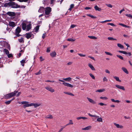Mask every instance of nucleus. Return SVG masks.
Returning <instances> with one entry per match:
<instances>
[{
	"label": "nucleus",
	"instance_id": "obj_1",
	"mask_svg": "<svg viewBox=\"0 0 132 132\" xmlns=\"http://www.w3.org/2000/svg\"><path fill=\"white\" fill-rule=\"evenodd\" d=\"M18 91L15 90L13 92H12L11 93H8L4 96V98L6 99H8L12 97L15 96L16 94L18 92Z\"/></svg>",
	"mask_w": 132,
	"mask_h": 132
},
{
	"label": "nucleus",
	"instance_id": "obj_2",
	"mask_svg": "<svg viewBox=\"0 0 132 132\" xmlns=\"http://www.w3.org/2000/svg\"><path fill=\"white\" fill-rule=\"evenodd\" d=\"M51 8L50 7L46 8L45 10V15H48L51 14L50 13L51 11Z\"/></svg>",
	"mask_w": 132,
	"mask_h": 132
},
{
	"label": "nucleus",
	"instance_id": "obj_3",
	"mask_svg": "<svg viewBox=\"0 0 132 132\" xmlns=\"http://www.w3.org/2000/svg\"><path fill=\"white\" fill-rule=\"evenodd\" d=\"M29 103L28 102L24 101L22 102L21 103L22 104H24L23 105V107L25 108L26 107L32 106L31 103L29 104H28Z\"/></svg>",
	"mask_w": 132,
	"mask_h": 132
},
{
	"label": "nucleus",
	"instance_id": "obj_4",
	"mask_svg": "<svg viewBox=\"0 0 132 132\" xmlns=\"http://www.w3.org/2000/svg\"><path fill=\"white\" fill-rule=\"evenodd\" d=\"M18 5L14 2H10V6L13 8H17L19 7Z\"/></svg>",
	"mask_w": 132,
	"mask_h": 132
},
{
	"label": "nucleus",
	"instance_id": "obj_5",
	"mask_svg": "<svg viewBox=\"0 0 132 132\" xmlns=\"http://www.w3.org/2000/svg\"><path fill=\"white\" fill-rule=\"evenodd\" d=\"M59 81H60L63 82L62 83V84H63L65 86H67L69 87H70L71 88H72L73 87V86L72 85L68 83L64 82V81L63 80L59 79Z\"/></svg>",
	"mask_w": 132,
	"mask_h": 132
},
{
	"label": "nucleus",
	"instance_id": "obj_6",
	"mask_svg": "<svg viewBox=\"0 0 132 132\" xmlns=\"http://www.w3.org/2000/svg\"><path fill=\"white\" fill-rule=\"evenodd\" d=\"M45 88L51 93H53L54 92V89L52 88L51 87L47 86L45 87Z\"/></svg>",
	"mask_w": 132,
	"mask_h": 132
},
{
	"label": "nucleus",
	"instance_id": "obj_7",
	"mask_svg": "<svg viewBox=\"0 0 132 132\" xmlns=\"http://www.w3.org/2000/svg\"><path fill=\"white\" fill-rule=\"evenodd\" d=\"M6 14L11 16H14L16 15L15 13L14 12H8Z\"/></svg>",
	"mask_w": 132,
	"mask_h": 132
},
{
	"label": "nucleus",
	"instance_id": "obj_8",
	"mask_svg": "<svg viewBox=\"0 0 132 132\" xmlns=\"http://www.w3.org/2000/svg\"><path fill=\"white\" fill-rule=\"evenodd\" d=\"M118 52H119V53H122L123 54H128V55L129 56H130L131 54L130 52H128L127 53V52L125 51H118Z\"/></svg>",
	"mask_w": 132,
	"mask_h": 132
},
{
	"label": "nucleus",
	"instance_id": "obj_9",
	"mask_svg": "<svg viewBox=\"0 0 132 132\" xmlns=\"http://www.w3.org/2000/svg\"><path fill=\"white\" fill-rule=\"evenodd\" d=\"M115 86L118 89H122L123 90H125V88L123 86H120L118 85H115Z\"/></svg>",
	"mask_w": 132,
	"mask_h": 132
},
{
	"label": "nucleus",
	"instance_id": "obj_10",
	"mask_svg": "<svg viewBox=\"0 0 132 132\" xmlns=\"http://www.w3.org/2000/svg\"><path fill=\"white\" fill-rule=\"evenodd\" d=\"M21 31V28L19 27H18L15 29V33L19 34L20 32Z\"/></svg>",
	"mask_w": 132,
	"mask_h": 132
},
{
	"label": "nucleus",
	"instance_id": "obj_11",
	"mask_svg": "<svg viewBox=\"0 0 132 132\" xmlns=\"http://www.w3.org/2000/svg\"><path fill=\"white\" fill-rule=\"evenodd\" d=\"M26 37L27 39H28L30 38L32 36V35L31 34V32L26 33Z\"/></svg>",
	"mask_w": 132,
	"mask_h": 132
},
{
	"label": "nucleus",
	"instance_id": "obj_12",
	"mask_svg": "<svg viewBox=\"0 0 132 132\" xmlns=\"http://www.w3.org/2000/svg\"><path fill=\"white\" fill-rule=\"evenodd\" d=\"M32 106H33L35 108H37L40 105V103L38 104L37 103H31Z\"/></svg>",
	"mask_w": 132,
	"mask_h": 132
},
{
	"label": "nucleus",
	"instance_id": "obj_13",
	"mask_svg": "<svg viewBox=\"0 0 132 132\" xmlns=\"http://www.w3.org/2000/svg\"><path fill=\"white\" fill-rule=\"evenodd\" d=\"M27 28L26 30V31H29L30 29L31 28V24L30 23H29L28 24L27 26Z\"/></svg>",
	"mask_w": 132,
	"mask_h": 132
},
{
	"label": "nucleus",
	"instance_id": "obj_14",
	"mask_svg": "<svg viewBox=\"0 0 132 132\" xmlns=\"http://www.w3.org/2000/svg\"><path fill=\"white\" fill-rule=\"evenodd\" d=\"M114 124L118 128H122L123 126L121 125H120L118 124H117L115 123H114Z\"/></svg>",
	"mask_w": 132,
	"mask_h": 132
},
{
	"label": "nucleus",
	"instance_id": "obj_15",
	"mask_svg": "<svg viewBox=\"0 0 132 132\" xmlns=\"http://www.w3.org/2000/svg\"><path fill=\"white\" fill-rule=\"evenodd\" d=\"M22 29L23 30H25L26 29L27 27L26 24L24 23H22Z\"/></svg>",
	"mask_w": 132,
	"mask_h": 132
},
{
	"label": "nucleus",
	"instance_id": "obj_16",
	"mask_svg": "<svg viewBox=\"0 0 132 132\" xmlns=\"http://www.w3.org/2000/svg\"><path fill=\"white\" fill-rule=\"evenodd\" d=\"M121 69L124 72L126 73L127 74H128V72L126 68L124 67H122V68Z\"/></svg>",
	"mask_w": 132,
	"mask_h": 132
},
{
	"label": "nucleus",
	"instance_id": "obj_17",
	"mask_svg": "<svg viewBox=\"0 0 132 132\" xmlns=\"http://www.w3.org/2000/svg\"><path fill=\"white\" fill-rule=\"evenodd\" d=\"M87 99L88 100L90 103L93 104H95L96 103V102L94 101L93 100L88 97L87 98Z\"/></svg>",
	"mask_w": 132,
	"mask_h": 132
},
{
	"label": "nucleus",
	"instance_id": "obj_18",
	"mask_svg": "<svg viewBox=\"0 0 132 132\" xmlns=\"http://www.w3.org/2000/svg\"><path fill=\"white\" fill-rule=\"evenodd\" d=\"M9 25L10 26H11L13 27H14L15 26L14 22L13 21L10 22H9Z\"/></svg>",
	"mask_w": 132,
	"mask_h": 132
},
{
	"label": "nucleus",
	"instance_id": "obj_19",
	"mask_svg": "<svg viewBox=\"0 0 132 132\" xmlns=\"http://www.w3.org/2000/svg\"><path fill=\"white\" fill-rule=\"evenodd\" d=\"M51 56L52 57H55L56 55V53L55 52H53L52 53H51L50 54Z\"/></svg>",
	"mask_w": 132,
	"mask_h": 132
},
{
	"label": "nucleus",
	"instance_id": "obj_20",
	"mask_svg": "<svg viewBox=\"0 0 132 132\" xmlns=\"http://www.w3.org/2000/svg\"><path fill=\"white\" fill-rule=\"evenodd\" d=\"M44 8L43 7H41L38 10V12L40 13H42L44 12Z\"/></svg>",
	"mask_w": 132,
	"mask_h": 132
},
{
	"label": "nucleus",
	"instance_id": "obj_21",
	"mask_svg": "<svg viewBox=\"0 0 132 132\" xmlns=\"http://www.w3.org/2000/svg\"><path fill=\"white\" fill-rule=\"evenodd\" d=\"M91 128V126H89L84 128H82V130H88L90 129Z\"/></svg>",
	"mask_w": 132,
	"mask_h": 132
},
{
	"label": "nucleus",
	"instance_id": "obj_22",
	"mask_svg": "<svg viewBox=\"0 0 132 132\" xmlns=\"http://www.w3.org/2000/svg\"><path fill=\"white\" fill-rule=\"evenodd\" d=\"M94 8L95 10L96 11H101L102 10V9L100 8H99L97 5L95 6Z\"/></svg>",
	"mask_w": 132,
	"mask_h": 132
},
{
	"label": "nucleus",
	"instance_id": "obj_23",
	"mask_svg": "<svg viewBox=\"0 0 132 132\" xmlns=\"http://www.w3.org/2000/svg\"><path fill=\"white\" fill-rule=\"evenodd\" d=\"M77 120H80L81 119H82L84 120H85L87 119V118L86 117H77Z\"/></svg>",
	"mask_w": 132,
	"mask_h": 132
},
{
	"label": "nucleus",
	"instance_id": "obj_24",
	"mask_svg": "<svg viewBox=\"0 0 132 132\" xmlns=\"http://www.w3.org/2000/svg\"><path fill=\"white\" fill-rule=\"evenodd\" d=\"M39 27L40 26L39 25H37L35 27L34 29H35V31L36 32H38L39 29Z\"/></svg>",
	"mask_w": 132,
	"mask_h": 132
},
{
	"label": "nucleus",
	"instance_id": "obj_25",
	"mask_svg": "<svg viewBox=\"0 0 132 132\" xmlns=\"http://www.w3.org/2000/svg\"><path fill=\"white\" fill-rule=\"evenodd\" d=\"M88 66L91 69L93 70H95V69L94 67L93 66L90 64H88Z\"/></svg>",
	"mask_w": 132,
	"mask_h": 132
},
{
	"label": "nucleus",
	"instance_id": "obj_26",
	"mask_svg": "<svg viewBox=\"0 0 132 132\" xmlns=\"http://www.w3.org/2000/svg\"><path fill=\"white\" fill-rule=\"evenodd\" d=\"M113 77L114 79H115L117 81L120 82H121V81L119 79V78L118 77L115 76H113Z\"/></svg>",
	"mask_w": 132,
	"mask_h": 132
},
{
	"label": "nucleus",
	"instance_id": "obj_27",
	"mask_svg": "<svg viewBox=\"0 0 132 132\" xmlns=\"http://www.w3.org/2000/svg\"><path fill=\"white\" fill-rule=\"evenodd\" d=\"M64 93L67 94L71 96H74V95L71 93L68 92H64Z\"/></svg>",
	"mask_w": 132,
	"mask_h": 132
},
{
	"label": "nucleus",
	"instance_id": "obj_28",
	"mask_svg": "<svg viewBox=\"0 0 132 132\" xmlns=\"http://www.w3.org/2000/svg\"><path fill=\"white\" fill-rule=\"evenodd\" d=\"M88 37L91 39H97V37L93 36H88Z\"/></svg>",
	"mask_w": 132,
	"mask_h": 132
},
{
	"label": "nucleus",
	"instance_id": "obj_29",
	"mask_svg": "<svg viewBox=\"0 0 132 132\" xmlns=\"http://www.w3.org/2000/svg\"><path fill=\"white\" fill-rule=\"evenodd\" d=\"M117 46L118 47L121 49H123L124 48L123 45L119 43L117 44Z\"/></svg>",
	"mask_w": 132,
	"mask_h": 132
},
{
	"label": "nucleus",
	"instance_id": "obj_30",
	"mask_svg": "<svg viewBox=\"0 0 132 132\" xmlns=\"http://www.w3.org/2000/svg\"><path fill=\"white\" fill-rule=\"evenodd\" d=\"M14 98L12 99L11 100L5 102V103L6 104L8 105L10 103L11 101L14 100Z\"/></svg>",
	"mask_w": 132,
	"mask_h": 132
},
{
	"label": "nucleus",
	"instance_id": "obj_31",
	"mask_svg": "<svg viewBox=\"0 0 132 132\" xmlns=\"http://www.w3.org/2000/svg\"><path fill=\"white\" fill-rule=\"evenodd\" d=\"M8 6H10V2L7 3H6L4 5V6L5 7H7Z\"/></svg>",
	"mask_w": 132,
	"mask_h": 132
},
{
	"label": "nucleus",
	"instance_id": "obj_32",
	"mask_svg": "<svg viewBox=\"0 0 132 132\" xmlns=\"http://www.w3.org/2000/svg\"><path fill=\"white\" fill-rule=\"evenodd\" d=\"M71 78L70 77H68L65 78H63V79L65 81H70L71 80Z\"/></svg>",
	"mask_w": 132,
	"mask_h": 132
},
{
	"label": "nucleus",
	"instance_id": "obj_33",
	"mask_svg": "<svg viewBox=\"0 0 132 132\" xmlns=\"http://www.w3.org/2000/svg\"><path fill=\"white\" fill-rule=\"evenodd\" d=\"M108 39L109 40H117L116 39L112 37H108Z\"/></svg>",
	"mask_w": 132,
	"mask_h": 132
},
{
	"label": "nucleus",
	"instance_id": "obj_34",
	"mask_svg": "<svg viewBox=\"0 0 132 132\" xmlns=\"http://www.w3.org/2000/svg\"><path fill=\"white\" fill-rule=\"evenodd\" d=\"M105 89H100L97 90L96 91V92H103V91H105Z\"/></svg>",
	"mask_w": 132,
	"mask_h": 132
},
{
	"label": "nucleus",
	"instance_id": "obj_35",
	"mask_svg": "<svg viewBox=\"0 0 132 132\" xmlns=\"http://www.w3.org/2000/svg\"><path fill=\"white\" fill-rule=\"evenodd\" d=\"M116 56L121 60H124L123 57L121 55H116Z\"/></svg>",
	"mask_w": 132,
	"mask_h": 132
},
{
	"label": "nucleus",
	"instance_id": "obj_36",
	"mask_svg": "<svg viewBox=\"0 0 132 132\" xmlns=\"http://www.w3.org/2000/svg\"><path fill=\"white\" fill-rule=\"evenodd\" d=\"M88 114L89 116H90V117H98V116L95 115H92L90 113H88Z\"/></svg>",
	"mask_w": 132,
	"mask_h": 132
},
{
	"label": "nucleus",
	"instance_id": "obj_37",
	"mask_svg": "<svg viewBox=\"0 0 132 132\" xmlns=\"http://www.w3.org/2000/svg\"><path fill=\"white\" fill-rule=\"evenodd\" d=\"M87 15L88 16L90 17L91 18H92L93 19H95L96 18V17L94 16H93V15H91L89 14H87Z\"/></svg>",
	"mask_w": 132,
	"mask_h": 132
},
{
	"label": "nucleus",
	"instance_id": "obj_38",
	"mask_svg": "<svg viewBox=\"0 0 132 132\" xmlns=\"http://www.w3.org/2000/svg\"><path fill=\"white\" fill-rule=\"evenodd\" d=\"M18 40L19 42L20 43H23L24 42L23 39L22 37H21V39H19Z\"/></svg>",
	"mask_w": 132,
	"mask_h": 132
},
{
	"label": "nucleus",
	"instance_id": "obj_39",
	"mask_svg": "<svg viewBox=\"0 0 132 132\" xmlns=\"http://www.w3.org/2000/svg\"><path fill=\"white\" fill-rule=\"evenodd\" d=\"M45 118L48 119H52L53 118V116L51 115H49L47 116Z\"/></svg>",
	"mask_w": 132,
	"mask_h": 132
},
{
	"label": "nucleus",
	"instance_id": "obj_40",
	"mask_svg": "<svg viewBox=\"0 0 132 132\" xmlns=\"http://www.w3.org/2000/svg\"><path fill=\"white\" fill-rule=\"evenodd\" d=\"M4 51L7 55L9 53V51L6 49H4Z\"/></svg>",
	"mask_w": 132,
	"mask_h": 132
},
{
	"label": "nucleus",
	"instance_id": "obj_41",
	"mask_svg": "<svg viewBox=\"0 0 132 132\" xmlns=\"http://www.w3.org/2000/svg\"><path fill=\"white\" fill-rule=\"evenodd\" d=\"M89 75L90 76V77L92 78L93 79H95V77L94 75H93L91 73H90L89 74Z\"/></svg>",
	"mask_w": 132,
	"mask_h": 132
},
{
	"label": "nucleus",
	"instance_id": "obj_42",
	"mask_svg": "<svg viewBox=\"0 0 132 132\" xmlns=\"http://www.w3.org/2000/svg\"><path fill=\"white\" fill-rule=\"evenodd\" d=\"M97 120L99 122H102V118H98L97 119Z\"/></svg>",
	"mask_w": 132,
	"mask_h": 132
},
{
	"label": "nucleus",
	"instance_id": "obj_43",
	"mask_svg": "<svg viewBox=\"0 0 132 132\" xmlns=\"http://www.w3.org/2000/svg\"><path fill=\"white\" fill-rule=\"evenodd\" d=\"M67 40L69 41L74 42L75 41V40L71 38H70L68 39Z\"/></svg>",
	"mask_w": 132,
	"mask_h": 132
},
{
	"label": "nucleus",
	"instance_id": "obj_44",
	"mask_svg": "<svg viewBox=\"0 0 132 132\" xmlns=\"http://www.w3.org/2000/svg\"><path fill=\"white\" fill-rule=\"evenodd\" d=\"M105 53L107 55H109L110 56H112V54L110 53V52H105Z\"/></svg>",
	"mask_w": 132,
	"mask_h": 132
},
{
	"label": "nucleus",
	"instance_id": "obj_45",
	"mask_svg": "<svg viewBox=\"0 0 132 132\" xmlns=\"http://www.w3.org/2000/svg\"><path fill=\"white\" fill-rule=\"evenodd\" d=\"M100 98L101 99L104 100H106L108 99V98L106 97H100Z\"/></svg>",
	"mask_w": 132,
	"mask_h": 132
},
{
	"label": "nucleus",
	"instance_id": "obj_46",
	"mask_svg": "<svg viewBox=\"0 0 132 132\" xmlns=\"http://www.w3.org/2000/svg\"><path fill=\"white\" fill-rule=\"evenodd\" d=\"M126 16L129 17L130 18H132V15H131L130 14H126L125 15Z\"/></svg>",
	"mask_w": 132,
	"mask_h": 132
},
{
	"label": "nucleus",
	"instance_id": "obj_47",
	"mask_svg": "<svg viewBox=\"0 0 132 132\" xmlns=\"http://www.w3.org/2000/svg\"><path fill=\"white\" fill-rule=\"evenodd\" d=\"M26 61V59H24L22 60L20 62L21 63V64H22V63H25Z\"/></svg>",
	"mask_w": 132,
	"mask_h": 132
},
{
	"label": "nucleus",
	"instance_id": "obj_48",
	"mask_svg": "<svg viewBox=\"0 0 132 132\" xmlns=\"http://www.w3.org/2000/svg\"><path fill=\"white\" fill-rule=\"evenodd\" d=\"M18 1H19L20 2H26L28 0H17Z\"/></svg>",
	"mask_w": 132,
	"mask_h": 132
},
{
	"label": "nucleus",
	"instance_id": "obj_49",
	"mask_svg": "<svg viewBox=\"0 0 132 132\" xmlns=\"http://www.w3.org/2000/svg\"><path fill=\"white\" fill-rule=\"evenodd\" d=\"M78 54L81 57H85L86 56L85 55L81 53H78Z\"/></svg>",
	"mask_w": 132,
	"mask_h": 132
},
{
	"label": "nucleus",
	"instance_id": "obj_50",
	"mask_svg": "<svg viewBox=\"0 0 132 132\" xmlns=\"http://www.w3.org/2000/svg\"><path fill=\"white\" fill-rule=\"evenodd\" d=\"M107 24L108 25H110L111 26H112L113 27H115L116 26L115 24H114L112 23H107Z\"/></svg>",
	"mask_w": 132,
	"mask_h": 132
},
{
	"label": "nucleus",
	"instance_id": "obj_51",
	"mask_svg": "<svg viewBox=\"0 0 132 132\" xmlns=\"http://www.w3.org/2000/svg\"><path fill=\"white\" fill-rule=\"evenodd\" d=\"M15 34L16 36L15 37H14V38H16V37H19L21 36V35L19 34H17V33H15Z\"/></svg>",
	"mask_w": 132,
	"mask_h": 132
},
{
	"label": "nucleus",
	"instance_id": "obj_52",
	"mask_svg": "<svg viewBox=\"0 0 132 132\" xmlns=\"http://www.w3.org/2000/svg\"><path fill=\"white\" fill-rule=\"evenodd\" d=\"M9 58H10L13 57L12 54H9V53L7 55Z\"/></svg>",
	"mask_w": 132,
	"mask_h": 132
},
{
	"label": "nucleus",
	"instance_id": "obj_53",
	"mask_svg": "<svg viewBox=\"0 0 132 132\" xmlns=\"http://www.w3.org/2000/svg\"><path fill=\"white\" fill-rule=\"evenodd\" d=\"M41 72H40V70L38 72L35 73V74L36 75H38L41 74Z\"/></svg>",
	"mask_w": 132,
	"mask_h": 132
},
{
	"label": "nucleus",
	"instance_id": "obj_54",
	"mask_svg": "<svg viewBox=\"0 0 132 132\" xmlns=\"http://www.w3.org/2000/svg\"><path fill=\"white\" fill-rule=\"evenodd\" d=\"M19 7H18V8H25L26 7V6H24V5H21V6H20L19 5H18Z\"/></svg>",
	"mask_w": 132,
	"mask_h": 132
},
{
	"label": "nucleus",
	"instance_id": "obj_55",
	"mask_svg": "<svg viewBox=\"0 0 132 132\" xmlns=\"http://www.w3.org/2000/svg\"><path fill=\"white\" fill-rule=\"evenodd\" d=\"M103 80L104 82L105 81H108V79H107L106 77H104V78H103Z\"/></svg>",
	"mask_w": 132,
	"mask_h": 132
},
{
	"label": "nucleus",
	"instance_id": "obj_56",
	"mask_svg": "<svg viewBox=\"0 0 132 132\" xmlns=\"http://www.w3.org/2000/svg\"><path fill=\"white\" fill-rule=\"evenodd\" d=\"M99 105H100L101 106H103V105H106V104H104L102 103H98Z\"/></svg>",
	"mask_w": 132,
	"mask_h": 132
},
{
	"label": "nucleus",
	"instance_id": "obj_57",
	"mask_svg": "<svg viewBox=\"0 0 132 132\" xmlns=\"http://www.w3.org/2000/svg\"><path fill=\"white\" fill-rule=\"evenodd\" d=\"M50 47H47V48L46 52L47 53H49L50 51Z\"/></svg>",
	"mask_w": 132,
	"mask_h": 132
},
{
	"label": "nucleus",
	"instance_id": "obj_58",
	"mask_svg": "<svg viewBox=\"0 0 132 132\" xmlns=\"http://www.w3.org/2000/svg\"><path fill=\"white\" fill-rule=\"evenodd\" d=\"M119 24L120 25V26H122L123 27H126V25H125V24H123L122 23H119Z\"/></svg>",
	"mask_w": 132,
	"mask_h": 132
},
{
	"label": "nucleus",
	"instance_id": "obj_59",
	"mask_svg": "<svg viewBox=\"0 0 132 132\" xmlns=\"http://www.w3.org/2000/svg\"><path fill=\"white\" fill-rule=\"evenodd\" d=\"M46 36V33H45L43 35V36H42V38L43 39H44L45 38Z\"/></svg>",
	"mask_w": 132,
	"mask_h": 132
},
{
	"label": "nucleus",
	"instance_id": "obj_60",
	"mask_svg": "<svg viewBox=\"0 0 132 132\" xmlns=\"http://www.w3.org/2000/svg\"><path fill=\"white\" fill-rule=\"evenodd\" d=\"M107 6L108 7L110 8H112V5L110 4H107Z\"/></svg>",
	"mask_w": 132,
	"mask_h": 132
},
{
	"label": "nucleus",
	"instance_id": "obj_61",
	"mask_svg": "<svg viewBox=\"0 0 132 132\" xmlns=\"http://www.w3.org/2000/svg\"><path fill=\"white\" fill-rule=\"evenodd\" d=\"M88 57H89V58H91V59H92V60H94V61H95V60L94 58V57H92V56H88Z\"/></svg>",
	"mask_w": 132,
	"mask_h": 132
},
{
	"label": "nucleus",
	"instance_id": "obj_62",
	"mask_svg": "<svg viewBox=\"0 0 132 132\" xmlns=\"http://www.w3.org/2000/svg\"><path fill=\"white\" fill-rule=\"evenodd\" d=\"M76 26V25L75 24H72L70 28H73Z\"/></svg>",
	"mask_w": 132,
	"mask_h": 132
},
{
	"label": "nucleus",
	"instance_id": "obj_63",
	"mask_svg": "<svg viewBox=\"0 0 132 132\" xmlns=\"http://www.w3.org/2000/svg\"><path fill=\"white\" fill-rule=\"evenodd\" d=\"M105 71L106 73H108L109 74H110V71L107 69L105 70Z\"/></svg>",
	"mask_w": 132,
	"mask_h": 132
},
{
	"label": "nucleus",
	"instance_id": "obj_64",
	"mask_svg": "<svg viewBox=\"0 0 132 132\" xmlns=\"http://www.w3.org/2000/svg\"><path fill=\"white\" fill-rule=\"evenodd\" d=\"M74 4H72L71 5H70V7L71 8H73L74 7Z\"/></svg>",
	"mask_w": 132,
	"mask_h": 132
}]
</instances>
